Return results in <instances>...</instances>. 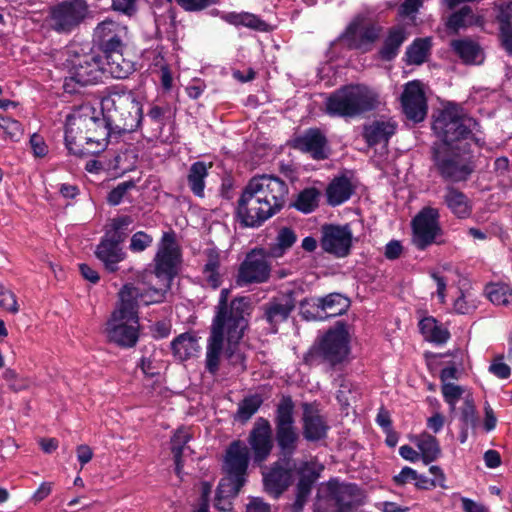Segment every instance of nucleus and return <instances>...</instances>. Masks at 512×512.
I'll list each match as a JSON object with an SVG mask.
<instances>
[{"label":"nucleus","instance_id":"7ed1b4c3","mask_svg":"<svg viewBox=\"0 0 512 512\" xmlns=\"http://www.w3.org/2000/svg\"><path fill=\"white\" fill-rule=\"evenodd\" d=\"M114 133L102 109L89 103L75 108L66 118L65 144L71 154L93 155L104 151L108 138Z\"/></svg>","mask_w":512,"mask_h":512},{"label":"nucleus","instance_id":"ea45409f","mask_svg":"<svg viewBox=\"0 0 512 512\" xmlns=\"http://www.w3.org/2000/svg\"><path fill=\"white\" fill-rule=\"evenodd\" d=\"M192 435L190 429L188 428H179L173 435L171 439V450L174 456L175 462V471L177 475H180L181 469L183 467L182 464V454L186 448V444L190 441Z\"/></svg>","mask_w":512,"mask_h":512},{"label":"nucleus","instance_id":"774afa93","mask_svg":"<svg viewBox=\"0 0 512 512\" xmlns=\"http://www.w3.org/2000/svg\"><path fill=\"white\" fill-rule=\"evenodd\" d=\"M271 507L259 497L251 498L246 506V512H270Z\"/></svg>","mask_w":512,"mask_h":512},{"label":"nucleus","instance_id":"6e6d98bb","mask_svg":"<svg viewBox=\"0 0 512 512\" xmlns=\"http://www.w3.org/2000/svg\"><path fill=\"white\" fill-rule=\"evenodd\" d=\"M0 307L12 314L19 312L16 295L3 285H0Z\"/></svg>","mask_w":512,"mask_h":512},{"label":"nucleus","instance_id":"aec40b11","mask_svg":"<svg viewBox=\"0 0 512 512\" xmlns=\"http://www.w3.org/2000/svg\"><path fill=\"white\" fill-rule=\"evenodd\" d=\"M329 490L335 512H358L365 503V493L355 484L331 482Z\"/></svg>","mask_w":512,"mask_h":512},{"label":"nucleus","instance_id":"f03ea898","mask_svg":"<svg viewBox=\"0 0 512 512\" xmlns=\"http://www.w3.org/2000/svg\"><path fill=\"white\" fill-rule=\"evenodd\" d=\"M288 186L272 175L253 177L238 200L237 216L246 227H259L285 205Z\"/></svg>","mask_w":512,"mask_h":512},{"label":"nucleus","instance_id":"dca6fc26","mask_svg":"<svg viewBox=\"0 0 512 512\" xmlns=\"http://www.w3.org/2000/svg\"><path fill=\"white\" fill-rule=\"evenodd\" d=\"M352 241L353 233L349 225L326 224L321 228V248L336 258L350 254Z\"/></svg>","mask_w":512,"mask_h":512},{"label":"nucleus","instance_id":"4c0bfd02","mask_svg":"<svg viewBox=\"0 0 512 512\" xmlns=\"http://www.w3.org/2000/svg\"><path fill=\"white\" fill-rule=\"evenodd\" d=\"M317 306L321 308L327 316L335 317L343 314L349 307L348 298L339 293H331L318 299Z\"/></svg>","mask_w":512,"mask_h":512},{"label":"nucleus","instance_id":"9b49d317","mask_svg":"<svg viewBox=\"0 0 512 512\" xmlns=\"http://www.w3.org/2000/svg\"><path fill=\"white\" fill-rule=\"evenodd\" d=\"M250 455L246 444L233 441L227 448L222 469L225 477L220 481L221 493H239L246 483Z\"/></svg>","mask_w":512,"mask_h":512},{"label":"nucleus","instance_id":"9d476101","mask_svg":"<svg viewBox=\"0 0 512 512\" xmlns=\"http://www.w3.org/2000/svg\"><path fill=\"white\" fill-rule=\"evenodd\" d=\"M349 334L343 324L329 329L310 348L304 360L309 365L328 363L332 366L343 362L349 354Z\"/></svg>","mask_w":512,"mask_h":512},{"label":"nucleus","instance_id":"09e8293b","mask_svg":"<svg viewBox=\"0 0 512 512\" xmlns=\"http://www.w3.org/2000/svg\"><path fill=\"white\" fill-rule=\"evenodd\" d=\"M227 20L232 24H240L258 31H266L268 27L263 20L250 13L231 14Z\"/></svg>","mask_w":512,"mask_h":512},{"label":"nucleus","instance_id":"4be33fe9","mask_svg":"<svg viewBox=\"0 0 512 512\" xmlns=\"http://www.w3.org/2000/svg\"><path fill=\"white\" fill-rule=\"evenodd\" d=\"M127 35L128 29L125 25L111 19H105L96 26L93 37L100 49L107 53L123 50Z\"/></svg>","mask_w":512,"mask_h":512},{"label":"nucleus","instance_id":"cd10ccee","mask_svg":"<svg viewBox=\"0 0 512 512\" xmlns=\"http://www.w3.org/2000/svg\"><path fill=\"white\" fill-rule=\"evenodd\" d=\"M328 426L318 409L309 403L303 404V434L309 441L325 437Z\"/></svg>","mask_w":512,"mask_h":512},{"label":"nucleus","instance_id":"bb28decb","mask_svg":"<svg viewBox=\"0 0 512 512\" xmlns=\"http://www.w3.org/2000/svg\"><path fill=\"white\" fill-rule=\"evenodd\" d=\"M325 136L317 129H309L294 140V147L302 152L309 153L314 159L328 157Z\"/></svg>","mask_w":512,"mask_h":512},{"label":"nucleus","instance_id":"13d9d810","mask_svg":"<svg viewBox=\"0 0 512 512\" xmlns=\"http://www.w3.org/2000/svg\"><path fill=\"white\" fill-rule=\"evenodd\" d=\"M238 493H221L220 484L217 487L216 497H215V508L219 511L226 512L232 508V503L230 501L231 498L237 496Z\"/></svg>","mask_w":512,"mask_h":512},{"label":"nucleus","instance_id":"864d4df0","mask_svg":"<svg viewBox=\"0 0 512 512\" xmlns=\"http://www.w3.org/2000/svg\"><path fill=\"white\" fill-rule=\"evenodd\" d=\"M441 390L444 400L449 404L451 410H454L464 392L462 387L454 383H444Z\"/></svg>","mask_w":512,"mask_h":512},{"label":"nucleus","instance_id":"4468645a","mask_svg":"<svg viewBox=\"0 0 512 512\" xmlns=\"http://www.w3.org/2000/svg\"><path fill=\"white\" fill-rule=\"evenodd\" d=\"M439 217L437 209L426 207L412 220V242L418 249L424 250L430 245H439L444 242Z\"/></svg>","mask_w":512,"mask_h":512},{"label":"nucleus","instance_id":"f257e3e1","mask_svg":"<svg viewBox=\"0 0 512 512\" xmlns=\"http://www.w3.org/2000/svg\"><path fill=\"white\" fill-rule=\"evenodd\" d=\"M118 296L119 302L106 323L105 333L110 342L123 348H131L139 338V305L161 302L164 291L147 288L145 283H129L121 288Z\"/></svg>","mask_w":512,"mask_h":512},{"label":"nucleus","instance_id":"412c9836","mask_svg":"<svg viewBox=\"0 0 512 512\" xmlns=\"http://www.w3.org/2000/svg\"><path fill=\"white\" fill-rule=\"evenodd\" d=\"M178 260L179 251L174 236L170 233H164L155 257V277L163 278L165 281V289L161 288L164 293L169 287V281L172 278Z\"/></svg>","mask_w":512,"mask_h":512},{"label":"nucleus","instance_id":"58836bf2","mask_svg":"<svg viewBox=\"0 0 512 512\" xmlns=\"http://www.w3.org/2000/svg\"><path fill=\"white\" fill-rule=\"evenodd\" d=\"M405 40V29L402 26L393 27L384 41V45L380 51L381 57L385 60L394 58Z\"/></svg>","mask_w":512,"mask_h":512},{"label":"nucleus","instance_id":"49530a36","mask_svg":"<svg viewBox=\"0 0 512 512\" xmlns=\"http://www.w3.org/2000/svg\"><path fill=\"white\" fill-rule=\"evenodd\" d=\"M262 399L258 395L244 398L238 405L236 417L245 422L249 420L260 408Z\"/></svg>","mask_w":512,"mask_h":512},{"label":"nucleus","instance_id":"e2e57ef3","mask_svg":"<svg viewBox=\"0 0 512 512\" xmlns=\"http://www.w3.org/2000/svg\"><path fill=\"white\" fill-rule=\"evenodd\" d=\"M170 111V108L168 105L166 106H158V105H153L147 115L148 117L153 120L154 122H156L157 124H159V127L162 128L164 126V118H165V115Z\"/></svg>","mask_w":512,"mask_h":512},{"label":"nucleus","instance_id":"8fccbe9b","mask_svg":"<svg viewBox=\"0 0 512 512\" xmlns=\"http://www.w3.org/2000/svg\"><path fill=\"white\" fill-rule=\"evenodd\" d=\"M292 465L294 474L299 475L300 478H311V481L315 482V480L319 477L320 471L323 467L317 464L314 461H301L296 462L292 459Z\"/></svg>","mask_w":512,"mask_h":512},{"label":"nucleus","instance_id":"37998d69","mask_svg":"<svg viewBox=\"0 0 512 512\" xmlns=\"http://www.w3.org/2000/svg\"><path fill=\"white\" fill-rule=\"evenodd\" d=\"M485 293L495 305H512V287L505 283H491L485 287Z\"/></svg>","mask_w":512,"mask_h":512},{"label":"nucleus","instance_id":"052dcab7","mask_svg":"<svg viewBox=\"0 0 512 512\" xmlns=\"http://www.w3.org/2000/svg\"><path fill=\"white\" fill-rule=\"evenodd\" d=\"M133 187V183L131 182H123L120 183L116 188H114L108 195V202L111 205H118L127 191Z\"/></svg>","mask_w":512,"mask_h":512},{"label":"nucleus","instance_id":"0e129e2a","mask_svg":"<svg viewBox=\"0 0 512 512\" xmlns=\"http://www.w3.org/2000/svg\"><path fill=\"white\" fill-rule=\"evenodd\" d=\"M500 36L503 47L512 54V25L510 23H500Z\"/></svg>","mask_w":512,"mask_h":512},{"label":"nucleus","instance_id":"79ce46f5","mask_svg":"<svg viewBox=\"0 0 512 512\" xmlns=\"http://www.w3.org/2000/svg\"><path fill=\"white\" fill-rule=\"evenodd\" d=\"M416 445L426 464L436 460L441 453L437 439L428 433H421L416 439Z\"/></svg>","mask_w":512,"mask_h":512},{"label":"nucleus","instance_id":"c03bdc74","mask_svg":"<svg viewBox=\"0 0 512 512\" xmlns=\"http://www.w3.org/2000/svg\"><path fill=\"white\" fill-rule=\"evenodd\" d=\"M430 49L429 39H417L406 50V57L409 64H422Z\"/></svg>","mask_w":512,"mask_h":512},{"label":"nucleus","instance_id":"c756f323","mask_svg":"<svg viewBox=\"0 0 512 512\" xmlns=\"http://www.w3.org/2000/svg\"><path fill=\"white\" fill-rule=\"evenodd\" d=\"M224 340L227 341L226 328L212 326L206 352V369L213 375L219 370Z\"/></svg>","mask_w":512,"mask_h":512},{"label":"nucleus","instance_id":"de8ad7c7","mask_svg":"<svg viewBox=\"0 0 512 512\" xmlns=\"http://www.w3.org/2000/svg\"><path fill=\"white\" fill-rule=\"evenodd\" d=\"M3 379L7 383L8 387L14 392L27 390L33 383L29 377L20 375L10 368H7L3 372Z\"/></svg>","mask_w":512,"mask_h":512},{"label":"nucleus","instance_id":"603ef678","mask_svg":"<svg viewBox=\"0 0 512 512\" xmlns=\"http://www.w3.org/2000/svg\"><path fill=\"white\" fill-rule=\"evenodd\" d=\"M0 129L4 138L11 141H18L23 135V128L20 122L10 117L0 116Z\"/></svg>","mask_w":512,"mask_h":512},{"label":"nucleus","instance_id":"338daca9","mask_svg":"<svg viewBox=\"0 0 512 512\" xmlns=\"http://www.w3.org/2000/svg\"><path fill=\"white\" fill-rule=\"evenodd\" d=\"M415 479H418V473L410 467H404L398 475L394 476L397 485H405L414 482Z\"/></svg>","mask_w":512,"mask_h":512},{"label":"nucleus","instance_id":"423d86ee","mask_svg":"<svg viewBox=\"0 0 512 512\" xmlns=\"http://www.w3.org/2000/svg\"><path fill=\"white\" fill-rule=\"evenodd\" d=\"M102 116H105L114 133L135 131L141 124L143 109L134 93L112 92L103 98Z\"/></svg>","mask_w":512,"mask_h":512},{"label":"nucleus","instance_id":"f8f14e48","mask_svg":"<svg viewBox=\"0 0 512 512\" xmlns=\"http://www.w3.org/2000/svg\"><path fill=\"white\" fill-rule=\"evenodd\" d=\"M97 0H64L50 7L49 26L56 32L69 33L78 27L90 14Z\"/></svg>","mask_w":512,"mask_h":512},{"label":"nucleus","instance_id":"0eeeda50","mask_svg":"<svg viewBox=\"0 0 512 512\" xmlns=\"http://www.w3.org/2000/svg\"><path fill=\"white\" fill-rule=\"evenodd\" d=\"M477 121L467 116L456 104L446 106L433 122V130L441 143L434 148L460 147L457 143L467 139L473 131H478Z\"/></svg>","mask_w":512,"mask_h":512},{"label":"nucleus","instance_id":"a878e982","mask_svg":"<svg viewBox=\"0 0 512 512\" xmlns=\"http://www.w3.org/2000/svg\"><path fill=\"white\" fill-rule=\"evenodd\" d=\"M295 293L289 291L274 297L265 305V318L270 324L284 322L296 306Z\"/></svg>","mask_w":512,"mask_h":512},{"label":"nucleus","instance_id":"a211bd4d","mask_svg":"<svg viewBox=\"0 0 512 512\" xmlns=\"http://www.w3.org/2000/svg\"><path fill=\"white\" fill-rule=\"evenodd\" d=\"M104 68L98 57L86 55L79 58L69 70V76L65 80L64 87L68 92L76 90L72 83L87 86L97 83L102 78Z\"/></svg>","mask_w":512,"mask_h":512},{"label":"nucleus","instance_id":"3c124183","mask_svg":"<svg viewBox=\"0 0 512 512\" xmlns=\"http://www.w3.org/2000/svg\"><path fill=\"white\" fill-rule=\"evenodd\" d=\"M474 22L475 18L472 9L468 6H464L459 11L453 13L450 16L447 25L449 28H452L455 31H457L460 28L474 24Z\"/></svg>","mask_w":512,"mask_h":512},{"label":"nucleus","instance_id":"6e6552de","mask_svg":"<svg viewBox=\"0 0 512 512\" xmlns=\"http://www.w3.org/2000/svg\"><path fill=\"white\" fill-rule=\"evenodd\" d=\"M229 290L222 289L212 326L226 328L229 346L237 344L248 326L250 301L246 297L235 298L228 304Z\"/></svg>","mask_w":512,"mask_h":512},{"label":"nucleus","instance_id":"5fc2aeb1","mask_svg":"<svg viewBox=\"0 0 512 512\" xmlns=\"http://www.w3.org/2000/svg\"><path fill=\"white\" fill-rule=\"evenodd\" d=\"M153 243V237L144 231H138L132 235L129 249L134 253H139L150 247Z\"/></svg>","mask_w":512,"mask_h":512},{"label":"nucleus","instance_id":"bf43d9fd","mask_svg":"<svg viewBox=\"0 0 512 512\" xmlns=\"http://www.w3.org/2000/svg\"><path fill=\"white\" fill-rule=\"evenodd\" d=\"M461 421L463 422V426L466 428L468 427H475L476 425V414H475V407L470 401H466L464 403V406L461 410Z\"/></svg>","mask_w":512,"mask_h":512},{"label":"nucleus","instance_id":"393cba45","mask_svg":"<svg viewBox=\"0 0 512 512\" xmlns=\"http://www.w3.org/2000/svg\"><path fill=\"white\" fill-rule=\"evenodd\" d=\"M294 475L292 459H282L274 463L270 471L263 476L266 492L278 497L292 483Z\"/></svg>","mask_w":512,"mask_h":512},{"label":"nucleus","instance_id":"680f3d73","mask_svg":"<svg viewBox=\"0 0 512 512\" xmlns=\"http://www.w3.org/2000/svg\"><path fill=\"white\" fill-rule=\"evenodd\" d=\"M503 357H497L495 361L490 365L489 371L501 379H506L510 376L511 370L510 367L502 362Z\"/></svg>","mask_w":512,"mask_h":512},{"label":"nucleus","instance_id":"a18cd8bd","mask_svg":"<svg viewBox=\"0 0 512 512\" xmlns=\"http://www.w3.org/2000/svg\"><path fill=\"white\" fill-rule=\"evenodd\" d=\"M319 196L320 192L316 188L304 189L298 195L295 207L304 213H310L318 206Z\"/></svg>","mask_w":512,"mask_h":512},{"label":"nucleus","instance_id":"ddd939ff","mask_svg":"<svg viewBox=\"0 0 512 512\" xmlns=\"http://www.w3.org/2000/svg\"><path fill=\"white\" fill-rule=\"evenodd\" d=\"M294 408L291 397L283 396L276 409V442L283 459H292L299 442V434L295 427Z\"/></svg>","mask_w":512,"mask_h":512},{"label":"nucleus","instance_id":"39448f33","mask_svg":"<svg viewBox=\"0 0 512 512\" xmlns=\"http://www.w3.org/2000/svg\"><path fill=\"white\" fill-rule=\"evenodd\" d=\"M379 93L366 85H348L333 92L326 100V111L331 116L355 117L379 108Z\"/></svg>","mask_w":512,"mask_h":512},{"label":"nucleus","instance_id":"c9c22d12","mask_svg":"<svg viewBox=\"0 0 512 512\" xmlns=\"http://www.w3.org/2000/svg\"><path fill=\"white\" fill-rule=\"evenodd\" d=\"M419 328L424 338L430 342L445 343L449 337V331L438 324L435 318L426 317L419 322Z\"/></svg>","mask_w":512,"mask_h":512},{"label":"nucleus","instance_id":"5701e85b","mask_svg":"<svg viewBox=\"0 0 512 512\" xmlns=\"http://www.w3.org/2000/svg\"><path fill=\"white\" fill-rule=\"evenodd\" d=\"M404 114L414 122H421L427 114V100L423 83L419 80L409 81L404 85L400 97Z\"/></svg>","mask_w":512,"mask_h":512},{"label":"nucleus","instance_id":"f3484780","mask_svg":"<svg viewBox=\"0 0 512 512\" xmlns=\"http://www.w3.org/2000/svg\"><path fill=\"white\" fill-rule=\"evenodd\" d=\"M271 264L262 249H254L241 263L236 279L239 286L264 283L270 277Z\"/></svg>","mask_w":512,"mask_h":512},{"label":"nucleus","instance_id":"2eb2a0df","mask_svg":"<svg viewBox=\"0 0 512 512\" xmlns=\"http://www.w3.org/2000/svg\"><path fill=\"white\" fill-rule=\"evenodd\" d=\"M381 27L363 15H358L341 35L343 42L351 49L367 52L378 39Z\"/></svg>","mask_w":512,"mask_h":512},{"label":"nucleus","instance_id":"473e14b6","mask_svg":"<svg viewBox=\"0 0 512 512\" xmlns=\"http://www.w3.org/2000/svg\"><path fill=\"white\" fill-rule=\"evenodd\" d=\"M444 202L453 214L460 218L467 217L471 212V202L467 196L454 187H447Z\"/></svg>","mask_w":512,"mask_h":512},{"label":"nucleus","instance_id":"7c9ffc66","mask_svg":"<svg viewBox=\"0 0 512 512\" xmlns=\"http://www.w3.org/2000/svg\"><path fill=\"white\" fill-rule=\"evenodd\" d=\"M105 54L107 71L117 79L127 78L134 71V63L123 56L122 50L110 51Z\"/></svg>","mask_w":512,"mask_h":512},{"label":"nucleus","instance_id":"20e7f679","mask_svg":"<svg viewBox=\"0 0 512 512\" xmlns=\"http://www.w3.org/2000/svg\"><path fill=\"white\" fill-rule=\"evenodd\" d=\"M379 93L366 85H348L333 92L326 100V111L331 116L355 117L379 108Z\"/></svg>","mask_w":512,"mask_h":512},{"label":"nucleus","instance_id":"4d7b16f0","mask_svg":"<svg viewBox=\"0 0 512 512\" xmlns=\"http://www.w3.org/2000/svg\"><path fill=\"white\" fill-rule=\"evenodd\" d=\"M313 481H311V478H300L299 479V482L297 484V497H296V501H295V506L297 508H302L305 501H306V498L308 497V495L310 494V491H311V488H312V485H313Z\"/></svg>","mask_w":512,"mask_h":512},{"label":"nucleus","instance_id":"72a5a7b5","mask_svg":"<svg viewBox=\"0 0 512 512\" xmlns=\"http://www.w3.org/2000/svg\"><path fill=\"white\" fill-rule=\"evenodd\" d=\"M353 193V186L346 177L335 178L327 188V200L332 206H337L347 201Z\"/></svg>","mask_w":512,"mask_h":512},{"label":"nucleus","instance_id":"b1692460","mask_svg":"<svg viewBox=\"0 0 512 512\" xmlns=\"http://www.w3.org/2000/svg\"><path fill=\"white\" fill-rule=\"evenodd\" d=\"M248 443L255 462L261 463L268 458L273 448V440L271 425L267 419L261 417L255 421Z\"/></svg>","mask_w":512,"mask_h":512},{"label":"nucleus","instance_id":"6ab92c4d","mask_svg":"<svg viewBox=\"0 0 512 512\" xmlns=\"http://www.w3.org/2000/svg\"><path fill=\"white\" fill-rule=\"evenodd\" d=\"M459 147L434 148V162L440 174L452 181L466 179L471 170L465 160L456 151Z\"/></svg>","mask_w":512,"mask_h":512},{"label":"nucleus","instance_id":"e433bc0d","mask_svg":"<svg viewBox=\"0 0 512 512\" xmlns=\"http://www.w3.org/2000/svg\"><path fill=\"white\" fill-rule=\"evenodd\" d=\"M451 47L465 63H481L483 59L479 45L472 40H454Z\"/></svg>","mask_w":512,"mask_h":512},{"label":"nucleus","instance_id":"a19ab883","mask_svg":"<svg viewBox=\"0 0 512 512\" xmlns=\"http://www.w3.org/2000/svg\"><path fill=\"white\" fill-rule=\"evenodd\" d=\"M297 237L294 231L289 228H281L276 236L275 242L270 245L269 256L273 258L282 257L288 249L296 242Z\"/></svg>","mask_w":512,"mask_h":512},{"label":"nucleus","instance_id":"2f4dec72","mask_svg":"<svg viewBox=\"0 0 512 512\" xmlns=\"http://www.w3.org/2000/svg\"><path fill=\"white\" fill-rule=\"evenodd\" d=\"M174 355L180 360H186L194 357L200 350L198 337L193 333H183L179 335L172 343Z\"/></svg>","mask_w":512,"mask_h":512},{"label":"nucleus","instance_id":"c85d7f7f","mask_svg":"<svg viewBox=\"0 0 512 512\" xmlns=\"http://www.w3.org/2000/svg\"><path fill=\"white\" fill-rule=\"evenodd\" d=\"M396 123L391 120H376L364 126L363 137L369 146L386 147L396 131Z\"/></svg>","mask_w":512,"mask_h":512},{"label":"nucleus","instance_id":"f704fd0d","mask_svg":"<svg viewBox=\"0 0 512 512\" xmlns=\"http://www.w3.org/2000/svg\"><path fill=\"white\" fill-rule=\"evenodd\" d=\"M209 166L202 161L194 162L188 171L187 182L192 193L199 197H204L205 179L208 176Z\"/></svg>","mask_w":512,"mask_h":512},{"label":"nucleus","instance_id":"1a4fd4ad","mask_svg":"<svg viewBox=\"0 0 512 512\" xmlns=\"http://www.w3.org/2000/svg\"><path fill=\"white\" fill-rule=\"evenodd\" d=\"M131 223L132 219L129 216L112 219L106 228L105 234L95 248V257L108 272H116L118 264L127 257L122 243L127 237V230Z\"/></svg>","mask_w":512,"mask_h":512},{"label":"nucleus","instance_id":"69168bd1","mask_svg":"<svg viewBox=\"0 0 512 512\" xmlns=\"http://www.w3.org/2000/svg\"><path fill=\"white\" fill-rule=\"evenodd\" d=\"M30 145L36 157H43L48 152V147L43 138L38 134H33L30 138Z\"/></svg>","mask_w":512,"mask_h":512}]
</instances>
